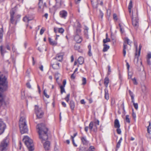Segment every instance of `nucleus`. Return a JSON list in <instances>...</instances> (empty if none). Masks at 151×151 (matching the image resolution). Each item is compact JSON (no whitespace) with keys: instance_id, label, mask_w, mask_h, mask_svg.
<instances>
[{"instance_id":"f257e3e1","label":"nucleus","mask_w":151,"mask_h":151,"mask_svg":"<svg viewBox=\"0 0 151 151\" xmlns=\"http://www.w3.org/2000/svg\"><path fill=\"white\" fill-rule=\"evenodd\" d=\"M37 129H38L39 137L42 142L47 140L48 138V129L43 124H38Z\"/></svg>"},{"instance_id":"f03ea898","label":"nucleus","mask_w":151,"mask_h":151,"mask_svg":"<svg viewBox=\"0 0 151 151\" xmlns=\"http://www.w3.org/2000/svg\"><path fill=\"white\" fill-rule=\"evenodd\" d=\"M25 118L26 115L24 114L21 113L19 119V127L20 132L22 134L26 133L28 131Z\"/></svg>"},{"instance_id":"7ed1b4c3","label":"nucleus","mask_w":151,"mask_h":151,"mask_svg":"<svg viewBox=\"0 0 151 151\" xmlns=\"http://www.w3.org/2000/svg\"><path fill=\"white\" fill-rule=\"evenodd\" d=\"M8 87L7 82L6 76L0 72V91H4Z\"/></svg>"},{"instance_id":"20e7f679","label":"nucleus","mask_w":151,"mask_h":151,"mask_svg":"<svg viewBox=\"0 0 151 151\" xmlns=\"http://www.w3.org/2000/svg\"><path fill=\"white\" fill-rule=\"evenodd\" d=\"M23 140L29 151H33L34 150L33 141L30 138L27 136H25L23 138Z\"/></svg>"},{"instance_id":"39448f33","label":"nucleus","mask_w":151,"mask_h":151,"mask_svg":"<svg viewBox=\"0 0 151 151\" xmlns=\"http://www.w3.org/2000/svg\"><path fill=\"white\" fill-rule=\"evenodd\" d=\"M15 8L12 9L10 11V21L11 24H10V26H11V24L15 25L18 20L19 19H20L21 17V16L20 15L17 14L15 17H14V15L15 14Z\"/></svg>"},{"instance_id":"423d86ee","label":"nucleus","mask_w":151,"mask_h":151,"mask_svg":"<svg viewBox=\"0 0 151 151\" xmlns=\"http://www.w3.org/2000/svg\"><path fill=\"white\" fill-rule=\"evenodd\" d=\"M9 142V139L7 137H6L1 142L0 145L1 151H6Z\"/></svg>"},{"instance_id":"0eeeda50","label":"nucleus","mask_w":151,"mask_h":151,"mask_svg":"<svg viewBox=\"0 0 151 151\" xmlns=\"http://www.w3.org/2000/svg\"><path fill=\"white\" fill-rule=\"evenodd\" d=\"M99 125V121L98 120L94 122H91L89 125V128L90 131L93 130L96 132L97 130V127Z\"/></svg>"},{"instance_id":"6e6552de","label":"nucleus","mask_w":151,"mask_h":151,"mask_svg":"<svg viewBox=\"0 0 151 151\" xmlns=\"http://www.w3.org/2000/svg\"><path fill=\"white\" fill-rule=\"evenodd\" d=\"M35 110L37 117L40 118L42 117L43 113L41 109L39 108L38 106L37 105L35 106Z\"/></svg>"},{"instance_id":"1a4fd4ad","label":"nucleus","mask_w":151,"mask_h":151,"mask_svg":"<svg viewBox=\"0 0 151 151\" xmlns=\"http://www.w3.org/2000/svg\"><path fill=\"white\" fill-rule=\"evenodd\" d=\"M6 128V125L2 120H0V134H2Z\"/></svg>"},{"instance_id":"9d476101","label":"nucleus","mask_w":151,"mask_h":151,"mask_svg":"<svg viewBox=\"0 0 151 151\" xmlns=\"http://www.w3.org/2000/svg\"><path fill=\"white\" fill-rule=\"evenodd\" d=\"M43 143V146L45 150H49L50 148V143L48 141H45Z\"/></svg>"},{"instance_id":"9b49d317","label":"nucleus","mask_w":151,"mask_h":151,"mask_svg":"<svg viewBox=\"0 0 151 151\" xmlns=\"http://www.w3.org/2000/svg\"><path fill=\"white\" fill-rule=\"evenodd\" d=\"M64 54L63 52H61L57 54L55 58V59L59 61H61L63 59Z\"/></svg>"},{"instance_id":"f8f14e48","label":"nucleus","mask_w":151,"mask_h":151,"mask_svg":"<svg viewBox=\"0 0 151 151\" xmlns=\"http://www.w3.org/2000/svg\"><path fill=\"white\" fill-rule=\"evenodd\" d=\"M132 24L134 27L137 28L139 25L138 19L137 18H132Z\"/></svg>"},{"instance_id":"ddd939ff","label":"nucleus","mask_w":151,"mask_h":151,"mask_svg":"<svg viewBox=\"0 0 151 151\" xmlns=\"http://www.w3.org/2000/svg\"><path fill=\"white\" fill-rule=\"evenodd\" d=\"M67 12L66 11L63 10L60 12V17L64 19H65L67 15Z\"/></svg>"},{"instance_id":"4468645a","label":"nucleus","mask_w":151,"mask_h":151,"mask_svg":"<svg viewBox=\"0 0 151 151\" xmlns=\"http://www.w3.org/2000/svg\"><path fill=\"white\" fill-rule=\"evenodd\" d=\"M142 47V46L141 45H139V50H137V45L136 46V52L135 53V57L137 58V60H138V58L139 56L140 53V50Z\"/></svg>"},{"instance_id":"2eb2a0df","label":"nucleus","mask_w":151,"mask_h":151,"mask_svg":"<svg viewBox=\"0 0 151 151\" xmlns=\"http://www.w3.org/2000/svg\"><path fill=\"white\" fill-rule=\"evenodd\" d=\"M5 104L4 101V97L2 93L0 92V107L4 105Z\"/></svg>"},{"instance_id":"dca6fc26","label":"nucleus","mask_w":151,"mask_h":151,"mask_svg":"<svg viewBox=\"0 0 151 151\" xmlns=\"http://www.w3.org/2000/svg\"><path fill=\"white\" fill-rule=\"evenodd\" d=\"M74 39L77 43H81L82 40V37L78 35H75Z\"/></svg>"},{"instance_id":"f3484780","label":"nucleus","mask_w":151,"mask_h":151,"mask_svg":"<svg viewBox=\"0 0 151 151\" xmlns=\"http://www.w3.org/2000/svg\"><path fill=\"white\" fill-rule=\"evenodd\" d=\"M81 139L82 143L84 145H87L88 143V141L87 140L86 137H81Z\"/></svg>"},{"instance_id":"a211bd4d","label":"nucleus","mask_w":151,"mask_h":151,"mask_svg":"<svg viewBox=\"0 0 151 151\" xmlns=\"http://www.w3.org/2000/svg\"><path fill=\"white\" fill-rule=\"evenodd\" d=\"M33 19V18L29 17V16H26L23 18V20L25 22H28L29 21Z\"/></svg>"},{"instance_id":"6ab92c4d","label":"nucleus","mask_w":151,"mask_h":151,"mask_svg":"<svg viewBox=\"0 0 151 151\" xmlns=\"http://www.w3.org/2000/svg\"><path fill=\"white\" fill-rule=\"evenodd\" d=\"M3 32L2 26V25H0V42H1L2 41Z\"/></svg>"},{"instance_id":"aec40b11","label":"nucleus","mask_w":151,"mask_h":151,"mask_svg":"<svg viewBox=\"0 0 151 151\" xmlns=\"http://www.w3.org/2000/svg\"><path fill=\"white\" fill-rule=\"evenodd\" d=\"M109 83V78L108 77H106L104 80V84L106 87V88L107 89L108 86V84Z\"/></svg>"},{"instance_id":"412c9836","label":"nucleus","mask_w":151,"mask_h":151,"mask_svg":"<svg viewBox=\"0 0 151 151\" xmlns=\"http://www.w3.org/2000/svg\"><path fill=\"white\" fill-rule=\"evenodd\" d=\"M59 63H56L52 65V68L55 69H58L59 68Z\"/></svg>"},{"instance_id":"4be33fe9","label":"nucleus","mask_w":151,"mask_h":151,"mask_svg":"<svg viewBox=\"0 0 151 151\" xmlns=\"http://www.w3.org/2000/svg\"><path fill=\"white\" fill-rule=\"evenodd\" d=\"M78 62L80 64H82L84 62V58L81 56H80L78 59Z\"/></svg>"},{"instance_id":"5701e85b","label":"nucleus","mask_w":151,"mask_h":151,"mask_svg":"<svg viewBox=\"0 0 151 151\" xmlns=\"http://www.w3.org/2000/svg\"><path fill=\"white\" fill-rule=\"evenodd\" d=\"M114 127L116 128H119L120 125L118 119H116L114 121Z\"/></svg>"},{"instance_id":"b1692460","label":"nucleus","mask_w":151,"mask_h":151,"mask_svg":"<svg viewBox=\"0 0 151 151\" xmlns=\"http://www.w3.org/2000/svg\"><path fill=\"white\" fill-rule=\"evenodd\" d=\"M105 91V99L108 100L109 99V94L108 93V90L107 89L105 88L104 90Z\"/></svg>"},{"instance_id":"393cba45","label":"nucleus","mask_w":151,"mask_h":151,"mask_svg":"<svg viewBox=\"0 0 151 151\" xmlns=\"http://www.w3.org/2000/svg\"><path fill=\"white\" fill-rule=\"evenodd\" d=\"M70 108L72 110H73L75 107L74 103L73 101H71L70 102Z\"/></svg>"},{"instance_id":"a878e982","label":"nucleus","mask_w":151,"mask_h":151,"mask_svg":"<svg viewBox=\"0 0 151 151\" xmlns=\"http://www.w3.org/2000/svg\"><path fill=\"white\" fill-rule=\"evenodd\" d=\"M104 46L103 51L104 52L106 51L109 48V46L106 44H104Z\"/></svg>"},{"instance_id":"bb28decb","label":"nucleus","mask_w":151,"mask_h":151,"mask_svg":"<svg viewBox=\"0 0 151 151\" xmlns=\"http://www.w3.org/2000/svg\"><path fill=\"white\" fill-rule=\"evenodd\" d=\"M44 7H47V5H46V4L45 3H44V4H42L41 5V8L40 9L39 7V10L40 11H42V12H43L44 11Z\"/></svg>"},{"instance_id":"cd10ccee","label":"nucleus","mask_w":151,"mask_h":151,"mask_svg":"<svg viewBox=\"0 0 151 151\" xmlns=\"http://www.w3.org/2000/svg\"><path fill=\"white\" fill-rule=\"evenodd\" d=\"M0 50L1 55L2 56H4V54L6 52L3 49V46L2 45L0 46Z\"/></svg>"},{"instance_id":"c85d7f7f","label":"nucleus","mask_w":151,"mask_h":151,"mask_svg":"<svg viewBox=\"0 0 151 151\" xmlns=\"http://www.w3.org/2000/svg\"><path fill=\"white\" fill-rule=\"evenodd\" d=\"M149 126L147 127V131L148 133H150L151 131V123L150 122H148Z\"/></svg>"},{"instance_id":"c756f323","label":"nucleus","mask_w":151,"mask_h":151,"mask_svg":"<svg viewBox=\"0 0 151 151\" xmlns=\"http://www.w3.org/2000/svg\"><path fill=\"white\" fill-rule=\"evenodd\" d=\"M49 40L50 44L51 45H55L56 44V43L55 41L52 40L51 38H49Z\"/></svg>"},{"instance_id":"7c9ffc66","label":"nucleus","mask_w":151,"mask_h":151,"mask_svg":"<svg viewBox=\"0 0 151 151\" xmlns=\"http://www.w3.org/2000/svg\"><path fill=\"white\" fill-rule=\"evenodd\" d=\"M122 137H121L117 144L116 146V148H118L120 147V145H121V143L122 142Z\"/></svg>"},{"instance_id":"2f4dec72","label":"nucleus","mask_w":151,"mask_h":151,"mask_svg":"<svg viewBox=\"0 0 151 151\" xmlns=\"http://www.w3.org/2000/svg\"><path fill=\"white\" fill-rule=\"evenodd\" d=\"M88 54L89 55L91 56L92 55V53L91 52V46L90 45H89L88 46Z\"/></svg>"},{"instance_id":"473e14b6","label":"nucleus","mask_w":151,"mask_h":151,"mask_svg":"<svg viewBox=\"0 0 151 151\" xmlns=\"http://www.w3.org/2000/svg\"><path fill=\"white\" fill-rule=\"evenodd\" d=\"M127 45L125 44H124V47H123V55L124 57L125 56L126 54V49L127 48Z\"/></svg>"},{"instance_id":"72a5a7b5","label":"nucleus","mask_w":151,"mask_h":151,"mask_svg":"<svg viewBox=\"0 0 151 151\" xmlns=\"http://www.w3.org/2000/svg\"><path fill=\"white\" fill-rule=\"evenodd\" d=\"M119 25L120 28V31L121 33H123L124 32V29L123 28V25L120 24H119Z\"/></svg>"},{"instance_id":"f704fd0d","label":"nucleus","mask_w":151,"mask_h":151,"mask_svg":"<svg viewBox=\"0 0 151 151\" xmlns=\"http://www.w3.org/2000/svg\"><path fill=\"white\" fill-rule=\"evenodd\" d=\"M64 87V86H60V92L61 94H63L64 92H65Z\"/></svg>"},{"instance_id":"c9c22d12","label":"nucleus","mask_w":151,"mask_h":151,"mask_svg":"<svg viewBox=\"0 0 151 151\" xmlns=\"http://www.w3.org/2000/svg\"><path fill=\"white\" fill-rule=\"evenodd\" d=\"M81 30L79 28H77L76 32H75L76 35H79V34L81 32Z\"/></svg>"},{"instance_id":"e433bc0d","label":"nucleus","mask_w":151,"mask_h":151,"mask_svg":"<svg viewBox=\"0 0 151 151\" xmlns=\"http://www.w3.org/2000/svg\"><path fill=\"white\" fill-rule=\"evenodd\" d=\"M125 42H126L127 44L129 45H130L131 43V42H130V40L128 39L127 38H125Z\"/></svg>"},{"instance_id":"4c0bfd02","label":"nucleus","mask_w":151,"mask_h":151,"mask_svg":"<svg viewBox=\"0 0 151 151\" xmlns=\"http://www.w3.org/2000/svg\"><path fill=\"white\" fill-rule=\"evenodd\" d=\"M70 97V94L69 93L66 96L65 98V100L67 102H68L69 100Z\"/></svg>"},{"instance_id":"58836bf2","label":"nucleus","mask_w":151,"mask_h":151,"mask_svg":"<svg viewBox=\"0 0 151 151\" xmlns=\"http://www.w3.org/2000/svg\"><path fill=\"white\" fill-rule=\"evenodd\" d=\"M74 48L76 50H78L79 51H80V52H81V51H80L79 50L80 49V46H79L78 44H76L75 45Z\"/></svg>"},{"instance_id":"ea45409f","label":"nucleus","mask_w":151,"mask_h":151,"mask_svg":"<svg viewBox=\"0 0 151 151\" xmlns=\"http://www.w3.org/2000/svg\"><path fill=\"white\" fill-rule=\"evenodd\" d=\"M82 85H85L86 83V79L84 77L82 79Z\"/></svg>"},{"instance_id":"a19ab883","label":"nucleus","mask_w":151,"mask_h":151,"mask_svg":"<svg viewBox=\"0 0 151 151\" xmlns=\"http://www.w3.org/2000/svg\"><path fill=\"white\" fill-rule=\"evenodd\" d=\"M39 2L38 3L39 5V7L41 9V5L43 4V1L42 0H39Z\"/></svg>"},{"instance_id":"79ce46f5","label":"nucleus","mask_w":151,"mask_h":151,"mask_svg":"<svg viewBox=\"0 0 151 151\" xmlns=\"http://www.w3.org/2000/svg\"><path fill=\"white\" fill-rule=\"evenodd\" d=\"M58 31L59 33H62L64 32V30L62 28H58Z\"/></svg>"},{"instance_id":"37998d69","label":"nucleus","mask_w":151,"mask_h":151,"mask_svg":"<svg viewBox=\"0 0 151 151\" xmlns=\"http://www.w3.org/2000/svg\"><path fill=\"white\" fill-rule=\"evenodd\" d=\"M110 40L109 38H108L107 37H106L105 39L103 40V42L104 43H106L108 42H110Z\"/></svg>"},{"instance_id":"c03bdc74","label":"nucleus","mask_w":151,"mask_h":151,"mask_svg":"<svg viewBox=\"0 0 151 151\" xmlns=\"http://www.w3.org/2000/svg\"><path fill=\"white\" fill-rule=\"evenodd\" d=\"M132 6V1L131 0L130 1L128 6L129 10H130Z\"/></svg>"},{"instance_id":"a18cd8bd","label":"nucleus","mask_w":151,"mask_h":151,"mask_svg":"<svg viewBox=\"0 0 151 151\" xmlns=\"http://www.w3.org/2000/svg\"><path fill=\"white\" fill-rule=\"evenodd\" d=\"M125 120L126 122H127L129 123L130 122V120L129 119V116L128 115H127L126 116V119Z\"/></svg>"},{"instance_id":"49530a36","label":"nucleus","mask_w":151,"mask_h":151,"mask_svg":"<svg viewBox=\"0 0 151 151\" xmlns=\"http://www.w3.org/2000/svg\"><path fill=\"white\" fill-rule=\"evenodd\" d=\"M43 93L45 95V96L47 98H49V96L46 93V91L45 89L43 92Z\"/></svg>"},{"instance_id":"de8ad7c7","label":"nucleus","mask_w":151,"mask_h":151,"mask_svg":"<svg viewBox=\"0 0 151 151\" xmlns=\"http://www.w3.org/2000/svg\"><path fill=\"white\" fill-rule=\"evenodd\" d=\"M133 106L137 110L138 109V105L137 103H135L133 104Z\"/></svg>"},{"instance_id":"09e8293b","label":"nucleus","mask_w":151,"mask_h":151,"mask_svg":"<svg viewBox=\"0 0 151 151\" xmlns=\"http://www.w3.org/2000/svg\"><path fill=\"white\" fill-rule=\"evenodd\" d=\"M45 29L44 28H42L40 31V34L41 35H42L44 33V31H45Z\"/></svg>"},{"instance_id":"8fccbe9b","label":"nucleus","mask_w":151,"mask_h":151,"mask_svg":"<svg viewBox=\"0 0 151 151\" xmlns=\"http://www.w3.org/2000/svg\"><path fill=\"white\" fill-rule=\"evenodd\" d=\"M94 149V147L93 146H91L90 147L89 150V151H93Z\"/></svg>"},{"instance_id":"3c124183","label":"nucleus","mask_w":151,"mask_h":151,"mask_svg":"<svg viewBox=\"0 0 151 151\" xmlns=\"http://www.w3.org/2000/svg\"><path fill=\"white\" fill-rule=\"evenodd\" d=\"M108 75H109L111 72V67L109 65L108 66Z\"/></svg>"},{"instance_id":"603ef678","label":"nucleus","mask_w":151,"mask_h":151,"mask_svg":"<svg viewBox=\"0 0 151 151\" xmlns=\"http://www.w3.org/2000/svg\"><path fill=\"white\" fill-rule=\"evenodd\" d=\"M116 131H117V133L118 134H121V130L119 128H117V129H116Z\"/></svg>"},{"instance_id":"864d4df0","label":"nucleus","mask_w":151,"mask_h":151,"mask_svg":"<svg viewBox=\"0 0 151 151\" xmlns=\"http://www.w3.org/2000/svg\"><path fill=\"white\" fill-rule=\"evenodd\" d=\"M128 78H131L132 76V73L131 72H129L128 73Z\"/></svg>"},{"instance_id":"5fc2aeb1","label":"nucleus","mask_w":151,"mask_h":151,"mask_svg":"<svg viewBox=\"0 0 151 151\" xmlns=\"http://www.w3.org/2000/svg\"><path fill=\"white\" fill-rule=\"evenodd\" d=\"M129 94L130 95L131 97H134L133 93L130 90H129Z\"/></svg>"},{"instance_id":"6e6d98bb","label":"nucleus","mask_w":151,"mask_h":151,"mask_svg":"<svg viewBox=\"0 0 151 151\" xmlns=\"http://www.w3.org/2000/svg\"><path fill=\"white\" fill-rule=\"evenodd\" d=\"M147 59H150L151 58V53H148L147 55Z\"/></svg>"},{"instance_id":"4d7b16f0","label":"nucleus","mask_w":151,"mask_h":151,"mask_svg":"<svg viewBox=\"0 0 151 151\" xmlns=\"http://www.w3.org/2000/svg\"><path fill=\"white\" fill-rule=\"evenodd\" d=\"M126 66L127 67V68L128 70H129V67H130V65H129L128 63L126 61Z\"/></svg>"},{"instance_id":"13d9d810","label":"nucleus","mask_w":151,"mask_h":151,"mask_svg":"<svg viewBox=\"0 0 151 151\" xmlns=\"http://www.w3.org/2000/svg\"><path fill=\"white\" fill-rule=\"evenodd\" d=\"M66 80H64L63 81V85L62 86H64V87H65V85L66 84Z\"/></svg>"},{"instance_id":"bf43d9fd","label":"nucleus","mask_w":151,"mask_h":151,"mask_svg":"<svg viewBox=\"0 0 151 151\" xmlns=\"http://www.w3.org/2000/svg\"><path fill=\"white\" fill-rule=\"evenodd\" d=\"M27 87L29 88H31V85L29 83H27Z\"/></svg>"},{"instance_id":"052dcab7","label":"nucleus","mask_w":151,"mask_h":151,"mask_svg":"<svg viewBox=\"0 0 151 151\" xmlns=\"http://www.w3.org/2000/svg\"><path fill=\"white\" fill-rule=\"evenodd\" d=\"M113 17H114V19H115L116 20H117V16H116V14H113Z\"/></svg>"},{"instance_id":"680f3d73","label":"nucleus","mask_w":151,"mask_h":151,"mask_svg":"<svg viewBox=\"0 0 151 151\" xmlns=\"http://www.w3.org/2000/svg\"><path fill=\"white\" fill-rule=\"evenodd\" d=\"M132 81H134V83L135 84H137V82L136 81V79L135 78L132 79Z\"/></svg>"},{"instance_id":"e2e57ef3","label":"nucleus","mask_w":151,"mask_h":151,"mask_svg":"<svg viewBox=\"0 0 151 151\" xmlns=\"http://www.w3.org/2000/svg\"><path fill=\"white\" fill-rule=\"evenodd\" d=\"M6 47L7 49L8 50H10V48L8 44L6 45Z\"/></svg>"},{"instance_id":"0e129e2a","label":"nucleus","mask_w":151,"mask_h":151,"mask_svg":"<svg viewBox=\"0 0 151 151\" xmlns=\"http://www.w3.org/2000/svg\"><path fill=\"white\" fill-rule=\"evenodd\" d=\"M62 104L64 107H66V104L65 102H62Z\"/></svg>"},{"instance_id":"69168bd1","label":"nucleus","mask_w":151,"mask_h":151,"mask_svg":"<svg viewBox=\"0 0 151 151\" xmlns=\"http://www.w3.org/2000/svg\"><path fill=\"white\" fill-rule=\"evenodd\" d=\"M75 74L74 73L71 75V78L72 79H74L75 78V76L74 75Z\"/></svg>"},{"instance_id":"338daca9","label":"nucleus","mask_w":151,"mask_h":151,"mask_svg":"<svg viewBox=\"0 0 151 151\" xmlns=\"http://www.w3.org/2000/svg\"><path fill=\"white\" fill-rule=\"evenodd\" d=\"M81 103L82 104H84L85 103V102L84 99L81 100L80 101Z\"/></svg>"},{"instance_id":"774afa93","label":"nucleus","mask_w":151,"mask_h":151,"mask_svg":"<svg viewBox=\"0 0 151 151\" xmlns=\"http://www.w3.org/2000/svg\"><path fill=\"white\" fill-rule=\"evenodd\" d=\"M132 116L134 119H135L136 118V114L134 112L132 113Z\"/></svg>"}]
</instances>
